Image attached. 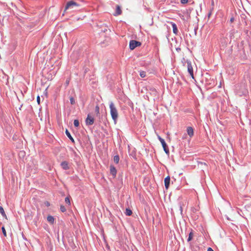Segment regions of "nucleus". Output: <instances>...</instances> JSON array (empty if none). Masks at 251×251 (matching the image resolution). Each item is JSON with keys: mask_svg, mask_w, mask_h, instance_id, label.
<instances>
[{"mask_svg": "<svg viewBox=\"0 0 251 251\" xmlns=\"http://www.w3.org/2000/svg\"><path fill=\"white\" fill-rule=\"evenodd\" d=\"M1 229H2V231L3 235L5 237H6L7 234H6V230H5V229L4 227L2 226V228H1Z\"/></svg>", "mask_w": 251, "mask_h": 251, "instance_id": "obj_23", "label": "nucleus"}, {"mask_svg": "<svg viewBox=\"0 0 251 251\" xmlns=\"http://www.w3.org/2000/svg\"><path fill=\"white\" fill-rule=\"evenodd\" d=\"M65 201L66 203H67L69 205L71 204L70 199L69 198V197H66L65 199Z\"/></svg>", "mask_w": 251, "mask_h": 251, "instance_id": "obj_22", "label": "nucleus"}, {"mask_svg": "<svg viewBox=\"0 0 251 251\" xmlns=\"http://www.w3.org/2000/svg\"><path fill=\"white\" fill-rule=\"evenodd\" d=\"M180 2L182 4H186L188 2V0H180Z\"/></svg>", "mask_w": 251, "mask_h": 251, "instance_id": "obj_27", "label": "nucleus"}, {"mask_svg": "<svg viewBox=\"0 0 251 251\" xmlns=\"http://www.w3.org/2000/svg\"><path fill=\"white\" fill-rule=\"evenodd\" d=\"M77 5H78V4L75 2L73 0L70 1L67 3V5L65 7V10H67V9H68L69 7H70L72 6H77Z\"/></svg>", "mask_w": 251, "mask_h": 251, "instance_id": "obj_7", "label": "nucleus"}, {"mask_svg": "<svg viewBox=\"0 0 251 251\" xmlns=\"http://www.w3.org/2000/svg\"><path fill=\"white\" fill-rule=\"evenodd\" d=\"M37 101L38 104H40V97L39 96H38L37 97Z\"/></svg>", "mask_w": 251, "mask_h": 251, "instance_id": "obj_28", "label": "nucleus"}, {"mask_svg": "<svg viewBox=\"0 0 251 251\" xmlns=\"http://www.w3.org/2000/svg\"><path fill=\"white\" fill-rule=\"evenodd\" d=\"M110 113L112 119L114 122L115 124H116L118 118V110L113 102H111L109 104Z\"/></svg>", "mask_w": 251, "mask_h": 251, "instance_id": "obj_1", "label": "nucleus"}, {"mask_svg": "<svg viewBox=\"0 0 251 251\" xmlns=\"http://www.w3.org/2000/svg\"><path fill=\"white\" fill-rule=\"evenodd\" d=\"M158 139L159 140V141H160L161 144H162V146L163 148V149H164V151L165 152V153L167 154H169V149L167 147V145L166 144V143H165L164 140L163 139H162L161 137H160L159 136H158Z\"/></svg>", "mask_w": 251, "mask_h": 251, "instance_id": "obj_2", "label": "nucleus"}, {"mask_svg": "<svg viewBox=\"0 0 251 251\" xmlns=\"http://www.w3.org/2000/svg\"><path fill=\"white\" fill-rule=\"evenodd\" d=\"M140 75L141 77H145L146 75V73L145 71H141L140 72Z\"/></svg>", "mask_w": 251, "mask_h": 251, "instance_id": "obj_21", "label": "nucleus"}, {"mask_svg": "<svg viewBox=\"0 0 251 251\" xmlns=\"http://www.w3.org/2000/svg\"><path fill=\"white\" fill-rule=\"evenodd\" d=\"M47 221L51 224H53L54 223L55 219L51 215H49L47 217Z\"/></svg>", "mask_w": 251, "mask_h": 251, "instance_id": "obj_11", "label": "nucleus"}, {"mask_svg": "<svg viewBox=\"0 0 251 251\" xmlns=\"http://www.w3.org/2000/svg\"><path fill=\"white\" fill-rule=\"evenodd\" d=\"M110 173L114 178L116 177L117 174V170L116 168L112 165H111L110 167Z\"/></svg>", "mask_w": 251, "mask_h": 251, "instance_id": "obj_6", "label": "nucleus"}, {"mask_svg": "<svg viewBox=\"0 0 251 251\" xmlns=\"http://www.w3.org/2000/svg\"><path fill=\"white\" fill-rule=\"evenodd\" d=\"M207 251H214L211 248H208Z\"/></svg>", "mask_w": 251, "mask_h": 251, "instance_id": "obj_29", "label": "nucleus"}, {"mask_svg": "<svg viewBox=\"0 0 251 251\" xmlns=\"http://www.w3.org/2000/svg\"><path fill=\"white\" fill-rule=\"evenodd\" d=\"M187 134L190 137H192L194 135V130L192 127H188L187 128Z\"/></svg>", "mask_w": 251, "mask_h": 251, "instance_id": "obj_9", "label": "nucleus"}, {"mask_svg": "<svg viewBox=\"0 0 251 251\" xmlns=\"http://www.w3.org/2000/svg\"><path fill=\"white\" fill-rule=\"evenodd\" d=\"M151 91L152 92L153 94L156 96L157 95V91L155 89H151Z\"/></svg>", "mask_w": 251, "mask_h": 251, "instance_id": "obj_26", "label": "nucleus"}, {"mask_svg": "<svg viewBox=\"0 0 251 251\" xmlns=\"http://www.w3.org/2000/svg\"><path fill=\"white\" fill-rule=\"evenodd\" d=\"M125 214L127 216H130L132 214V212L131 210H130V209L126 208V210Z\"/></svg>", "mask_w": 251, "mask_h": 251, "instance_id": "obj_15", "label": "nucleus"}, {"mask_svg": "<svg viewBox=\"0 0 251 251\" xmlns=\"http://www.w3.org/2000/svg\"><path fill=\"white\" fill-rule=\"evenodd\" d=\"M95 112L97 116H100V107L98 105H97L95 107Z\"/></svg>", "mask_w": 251, "mask_h": 251, "instance_id": "obj_16", "label": "nucleus"}, {"mask_svg": "<svg viewBox=\"0 0 251 251\" xmlns=\"http://www.w3.org/2000/svg\"><path fill=\"white\" fill-rule=\"evenodd\" d=\"M0 213L1 214V215L5 218H6V215L5 213V212L4 211L3 208L2 207H0Z\"/></svg>", "mask_w": 251, "mask_h": 251, "instance_id": "obj_18", "label": "nucleus"}, {"mask_svg": "<svg viewBox=\"0 0 251 251\" xmlns=\"http://www.w3.org/2000/svg\"><path fill=\"white\" fill-rule=\"evenodd\" d=\"M193 233L192 231L190 232L189 234V237L188 238V241L189 242L192 240L193 237Z\"/></svg>", "mask_w": 251, "mask_h": 251, "instance_id": "obj_19", "label": "nucleus"}, {"mask_svg": "<svg viewBox=\"0 0 251 251\" xmlns=\"http://www.w3.org/2000/svg\"><path fill=\"white\" fill-rule=\"evenodd\" d=\"M170 177L169 176L165 177L164 179L165 186L166 189H168L170 185Z\"/></svg>", "mask_w": 251, "mask_h": 251, "instance_id": "obj_8", "label": "nucleus"}, {"mask_svg": "<svg viewBox=\"0 0 251 251\" xmlns=\"http://www.w3.org/2000/svg\"><path fill=\"white\" fill-rule=\"evenodd\" d=\"M141 45V42L135 40H131L129 42V48L130 50H133L136 47H139Z\"/></svg>", "mask_w": 251, "mask_h": 251, "instance_id": "obj_3", "label": "nucleus"}, {"mask_svg": "<svg viewBox=\"0 0 251 251\" xmlns=\"http://www.w3.org/2000/svg\"><path fill=\"white\" fill-rule=\"evenodd\" d=\"M122 14V10L121 9L120 7L118 5L116 7V13L114 14L115 16H118L121 15Z\"/></svg>", "mask_w": 251, "mask_h": 251, "instance_id": "obj_12", "label": "nucleus"}, {"mask_svg": "<svg viewBox=\"0 0 251 251\" xmlns=\"http://www.w3.org/2000/svg\"><path fill=\"white\" fill-rule=\"evenodd\" d=\"M60 210L61 211V212H65L66 211V208L63 205H61L60 206Z\"/></svg>", "mask_w": 251, "mask_h": 251, "instance_id": "obj_24", "label": "nucleus"}, {"mask_svg": "<svg viewBox=\"0 0 251 251\" xmlns=\"http://www.w3.org/2000/svg\"><path fill=\"white\" fill-rule=\"evenodd\" d=\"M119 160H120V158H119V155L114 156L113 160L115 163H116V164H118L119 162Z\"/></svg>", "mask_w": 251, "mask_h": 251, "instance_id": "obj_17", "label": "nucleus"}, {"mask_svg": "<svg viewBox=\"0 0 251 251\" xmlns=\"http://www.w3.org/2000/svg\"><path fill=\"white\" fill-rule=\"evenodd\" d=\"M233 21V18H231V19H230V21H231V22H232Z\"/></svg>", "mask_w": 251, "mask_h": 251, "instance_id": "obj_31", "label": "nucleus"}, {"mask_svg": "<svg viewBox=\"0 0 251 251\" xmlns=\"http://www.w3.org/2000/svg\"><path fill=\"white\" fill-rule=\"evenodd\" d=\"M74 126L75 127H78L79 125V123L78 120H75L74 122Z\"/></svg>", "mask_w": 251, "mask_h": 251, "instance_id": "obj_20", "label": "nucleus"}, {"mask_svg": "<svg viewBox=\"0 0 251 251\" xmlns=\"http://www.w3.org/2000/svg\"><path fill=\"white\" fill-rule=\"evenodd\" d=\"M61 166L62 168L64 170H68L69 169L68 163L67 161H63L61 163Z\"/></svg>", "mask_w": 251, "mask_h": 251, "instance_id": "obj_10", "label": "nucleus"}, {"mask_svg": "<svg viewBox=\"0 0 251 251\" xmlns=\"http://www.w3.org/2000/svg\"><path fill=\"white\" fill-rule=\"evenodd\" d=\"M65 133L68 137L73 142H74V140L72 136H71L70 133L68 131V129H66Z\"/></svg>", "mask_w": 251, "mask_h": 251, "instance_id": "obj_13", "label": "nucleus"}, {"mask_svg": "<svg viewBox=\"0 0 251 251\" xmlns=\"http://www.w3.org/2000/svg\"><path fill=\"white\" fill-rule=\"evenodd\" d=\"M46 205H47V206H49V205H50V203H49V202H46Z\"/></svg>", "mask_w": 251, "mask_h": 251, "instance_id": "obj_30", "label": "nucleus"}, {"mask_svg": "<svg viewBox=\"0 0 251 251\" xmlns=\"http://www.w3.org/2000/svg\"><path fill=\"white\" fill-rule=\"evenodd\" d=\"M85 123L87 125H92L94 123V119L90 114L87 115V117L85 120Z\"/></svg>", "mask_w": 251, "mask_h": 251, "instance_id": "obj_5", "label": "nucleus"}, {"mask_svg": "<svg viewBox=\"0 0 251 251\" xmlns=\"http://www.w3.org/2000/svg\"><path fill=\"white\" fill-rule=\"evenodd\" d=\"M172 27H173V32L175 34H177V28L176 25L175 23L172 24Z\"/></svg>", "mask_w": 251, "mask_h": 251, "instance_id": "obj_14", "label": "nucleus"}, {"mask_svg": "<svg viewBox=\"0 0 251 251\" xmlns=\"http://www.w3.org/2000/svg\"><path fill=\"white\" fill-rule=\"evenodd\" d=\"M70 102L72 104H74L75 103V100L73 97L70 98Z\"/></svg>", "mask_w": 251, "mask_h": 251, "instance_id": "obj_25", "label": "nucleus"}, {"mask_svg": "<svg viewBox=\"0 0 251 251\" xmlns=\"http://www.w3.org/2000/svg\"><path fill=\"white\" fill-rule=\"evenodd\" d=\"M187 64L188 72L189 73L190 75H191V77L194 79V74H193V67H192L191 63L190 61H187Z\"/></svg>", "mask_w": 251, "mask_h": 251, "instance_id": "obj_4", "label": "nucleus"}]
</instances>
